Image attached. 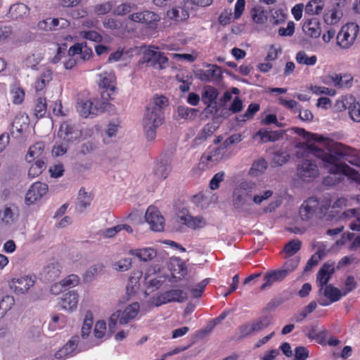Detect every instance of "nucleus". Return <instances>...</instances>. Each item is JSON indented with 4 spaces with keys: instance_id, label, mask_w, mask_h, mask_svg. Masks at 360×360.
<instances>
[{
    "instance_id": "nucleus-64",
    "label": "nucleus",
    "mask_w": 360,
    "mask_h": 360,
    "mask_svg": "<svg viewBox=\"0 0 360 360\" xmlns=\"http://www.w3.org/2000/svg\"><path fill=\"white\" fill-rule=\"evenodd\" d=\"M103 268V264H96L94 266H91L85 273L84 274V279L86 281L91 280L92 278H94L95 276L98 275V273H100Z\"/></svg>"
},
{
    "instance_id": "nucleus-15",
    "label": "nucleus",
    "mask_w": 360,
    "mask_h": 360,
    "mask_svg": "<svg viewBox=\"0 0 360 360\" xmlns=\"http://www.w3.org/2000/svg\"><path fill=\"white\" fill-rule=\"evenodd\" d=\"M324 83L328 85H333L338 88H350L353 84V77L351 75L333 73L325 76Z\"/></svg>"
},
{
    "instance_id": "nucleus-40",
    "label": "nucleus",
    "mask_w": 360,
    "mask_h": 360,
    "mask_svg": "<svg viewBox=\"0 0 360 360\" xmlns=\"http://www.w3.org/2000/svg\"><path fill=\"white\" fill-rule=\"evenodd\" d=\"M250 15L252 20L257 24H263L267 19L264 9L259 5H256L251 9Z\"/></svg>"
},
{
    "instance_id": "nucleus-27",
    "label": "nucleus",
    "mask_w": 360,
    "mask_h": 360,
    "mask_svg": "<svg viewBox=\"0 0 360 360\" xmlns=\"http://www.w3.org/2000/svg\"><path fill=\"white\" fill-rule=\"evenodd\" d=\"M97 81L100 88L104 90H116V77L112 72H103L98 75Z\"/></svg>"
},
{
    "instance_id": "nucleus-61",
    "label": "nucleus",
    "mask_w": 360,
    "mask_h": 360,
    "mask_svg": "<svg viewBox=\"0 0 360 360\" xmlns=\"http://www.w3.org/2000/svg\"><path fill=\"white\" fill-rule=\"evenodd\" d=\"M357 283L353 276H348L345 283V288L342 291L343 295L346 296L347 294L353 291L356 288Z\"/></svg>"
},
{
    "instance_id": "nucleus-25",
    "label": "nucleus",
    "mask_w": 360,
    "mask_h": 360,
    "mask_svg": "<svg viewBox=\"0 0 360 360\" xmlns=\"http://www.w3.org/2000/svg\"><path fill=\"white\" fill-rule=\"evenodd\" d=\"M79 341V336H72L60 349L56 352L55 357L61 359L68 356H72L78 346Z\"/></svg>"
},
{
    "instance_id": "nucleus-58",
    "label": "nucleus",
    "mask_w": 360,
    "mask_h": 360,
    "mask_svg": "<svg viewBox=\"0 0 360 360\" xmlns=\"http://www.w3.org/2000/svg\"><path fill=\"white\" fill-rule=\"evenodd\" d=\"M134 6V4L129 3H124L115 7L112 13L116 15H124L130 13Z\"/></svg>"
},
{
    "instance_id": "nucleus-11",
    "label": "nucleus",
    "mask_w": 360,
    "mask_h": 360,
    "mask_svg": "<svg viewBox=\"0 0 360 360\" xmlns=\"http://www.w3.org/2000/svg\"><path fill=\"white\" fill-rule=\"evenodd\" d=\"M145 217L153 231H161L164 229L165 219L157 207L149 206L146 210Z\"/></svg>"
},
{
    "instance_id": "nucleus-62",
    "label": "nucleus",
    "mask_w": 360,
    "mask_h": 360,
    "mask_svg": "<svg viewBox=\"0 0 360 360\" xmlns=\"http://www.w3.org/2000/svg\"><path fill=\"white\" fill-rule=\"evenodd\" d=\"M209 281L207 279H204L195 287L190 290L192 295L195 298H198L202 296L205 290V288L208 284Z\"/></svg>"
},
{
    "instance_id": "nucleus-57",
    "label": "nucleus",
    "mask_w": 360,
    "mask_h": 360,
    "mask_svg": "<svg viewBox=\"0 0 360 360\" xmlns=\"http://www.w3.org/2000/svg\"><path fill=\"white\" fill-rule=\"evenodd\" d=\"M80 36L87 40L100 42L102 41V36L94 30H84L80 32Z\"/></svg>"
},
{
    "instance_id": "nucleus-1",
    "label": "nucleus",
    "mask_w": 360,
    "mask_h": 360,
    "mask_svg": "<svg viewBox=\"0 0 360 360\" xmlns=\"http://www.w3.org/2000/svg\"><path fill=\"white\" fill-rule=\"evenodd\" d=\"M168 105L169 100L166 96L155 94L146 106L143 117V126L148 141H153L155 139L156 130L164 121V110Z\"/></svg>"
},
{
    "instance_id": "nucleus-41",
    "label": "nucleus",
    "mask_w": 360,
    "mask_h": 360,
    "mask_svg": "<svg viewBox=\"0 0 360 360\" xmlns=\"http://www.w3.org/2000/svg\"><path fill=\"white\" fill-rule=\"evenodd\" d=\"M185 224L193 229H201L206 224V221L202 217H192L187 215L184 218Z\"/></svg>"
},
{
    "instance_id": "nucleus-29",
    "label": "nucleus",
    "mask_w": 360,
    "mask_h": 360,
    "mask_svg": "<svg viewBox=\"0 0 360 360\" xmlns=\"http://www.w3.org/2000/svg\"><path fill=\"white\" fill-rule=\"evenodd\" d=\"M170 271L173 278L181 280L187 274V268L184 263L179 259L171 262Z\"/></svg>"
},
{
    "instance_id": "nucleus-32",
    "label": "nucleus",
    "mask_w": 360,
    "mask_h": 360,
    "mask_svg": "<svg viewBox=\"0 0 360 360\" xmlns=\"http://www.w3.org/2000/svg\"><path fill=\"white\" fill-rule=\"evenodd\" d=\"M47 100L46 97L38 96L34 101V115L40 119L45 116L47 111Z\"/></svg>"
},
{
    "instance_id": "nucleus-17",
    "label": "nucleus",
    "mask_w": 360,
    "mask_h": 360,
    "mask_svg": "<svg viewBox=\"0 0 360 360\" xmlns=\"http://www.w3.org/2000/svg\"><path fill=\"white\" fill-rule=\"evenodd\" d=\"M35 281L30 276L14 278L10 282V287L15 294L21 295L27 292L34 285Z\"/></svg>"
},
{
    "instance_id": "nucleus-48",
    "label": "nucleus",
    "mask_w": 360,
    "mask_h": 360,
    "mask_svg": "<svg viewBox=\"0 0 360 360\" xmlns=\"http://www.w3.org/2000/svg\"><path fill=\"white\" fill-rule=\"evenodd\" d=\"M302 243L299 239H294L289 241L284 247V252L288 257L296 254L301 248Z\"/></svg>"
},
{
    "instance_id": "nucleus-55",
    "label": "nucleus",
    "mask_w": 360,
    "mask_h": 360,
    "mask_svg": "<svg viewBox=\"0 0 360 360\" xmlns=\"http://www.w3.org/2000/svg\"><path fill=\"white\" fill-rule=\"evenodd\" d=\"M354 100V97L351 95L342 96L340 100L336 101L335 107L338 111H342L348 108Z\"/></svg>"
},
{
    "instance_id": "nucleus-23",
    "label": "nucleus",
    "mask_w": 360,
    "mask_h": 360,
    "mask_svg": "<svg viewBox=\"0 0 360 360\" xmlns=\"http://www.w3.org/2000/svg\"><path fill=\"white\" fill-rule=\"evenodd\" d=\"M286 269L276 270L267 272L264 276V283L260 286L262 290L271 286L274 283L283 281L288 274Z\"/></svg>"
},
{
    "instance_id": "nucleus-42",
    "label": "nucleus",
    "mask_w": 360,
    "mask_h": 360,
    "mask_svg": "<svg viewBox=\"0 0 360 360\" xmlns=\"http://www.w3.org/2000/svg\"><path fill=\"white\" fill-rule=\"evenodd\" d=\"M272 318L269 316H261L251 322L254 332L261 331L268 328L271 323Z\"/></svg>"
},
{
    "instance_id": "nucleus-2",
    "label": "nucleus",
    "mask_w": 360,
    "mask_h": 360,
    "mask_svg": "<svg viewBox=\"0 0 360 360\" xmlns=\"http://www.w3.org/2000/svg\"><path fill=\"white\" fill-rule=\"evenodd\" d=\"M115 91H101L100 96L88 100L77 98L76 110L84 118H94L105 112L110 111L112 105L109 102L113 99Z\"/></svg>"
},
{
    "instance_id": "nucleus-13",
    "label": "nucleus",
    "mask_w": 360,
    "mask_h": 360,
    "mask_svg": "<svg viewBox=\"0 0 360 360\" xmlns=\"http://www.w3.org/2000/svg\"><path fill=\"white\" fill-rule=\"evenodd\" d=\"M48 190L49 187L47 184L39 181L34 183L26 193V204L29 205L34 204L46 195Z\"/></svg>"
},
{
    "instance_id": "nucleus-54",
    "label": "nucleus",
    "mask_w": 360,
    "mask_h": 360,
    "mask_svg": "<svg viewBox=\"0 0 360 360\" xmlns=\"http://www.w3.org/2000/svg\"><path fill=\"white\" fill-rule=\"evenodd\" d=\"M349 114L351 119L356 122H360V103L356 102L355 99L348 107Z\"/></svg>"
},
{
    "instance_id": "nucleus-30",
    "label": "nucleus",
    "mask_w": 360,
    "mask_h": 360,
    "mask_svg": "<svg viewBox=\"0 0 360 360\" xmlns=\"http://www.w3.org/2000/svg\"><path fill=\"white\" fill-rule=\"evenodd\" d=\"M219 128V124L215 122H211L206 124L195 138V141L200 142L205 141L208 137H210Z\"/></svg>"
},
{
    "instance_id": "nucleus-53",
    "label": "nucleus",
    "mask_w": 360,
    "mask_h": 360,
    "mask_svg": "<svg viewBox=\"0 0 360 360\" xmlns=\"http://www.w3.org/2000/svg\"><path fill=\"white\" fill-rule=\"evenodd\" d=\"M217 163L207 150L202 155L200 160V165H201L202 169H210Z\"/></svg>"
},
{
    "instance_id": "nucleus-35",
    "label": "nucleus",
    "mask_w": 360,
    "mask_h": 360,
    "mask_svg": "<svg viewBox=\"0 0 360 360\" xmlns=\"http://www.w3.org/2000/svg\"><path fill=\"white\" fill-rule=\"evenodd\" d=\"M28 11L29 8L25 4L18 3L10 7L8 14L13 19H18L26 15Z\"/></svg>"
},
{
    "instance_id": "nucleus-6",
    "label": "nucleus",
    "mask_w": 360,
    "mask_h": 360,
    "mask_svg": "<svg viewBox=\"0 0 360 360\" xmlns=\"http://www.w3.org/2000/svg\"><path fill=\"white\" fill-rule=\"evenodd\" d=\"M139 311V304L133 302L127 307L124 311L118 310L113 313L108 320V327L111 332H114L117 323L120 325L128 323L134 319Z\"/></svg>"
},
{
    "instance_id": "nucleus-26",
    "label": "nucleus",
    "mask_w": 360,
    "mask_h": 360,
    "mask_svg": "<svg viewBox=\"0 0 360 360\" xmlns=\"http://www.w3.org/2000/svg\"><path fill=\"white\" fill-rule=\"evenodd\" d=\"M60 265L58 262L51 263L43 269L42 278L49 282L54 281L60 274Z\"/></svg>"
},
{
    "instance_id": "nucleus-28",
    "label": "nucleus",
    "mask_w": 360,
    "mask_h": 360,
    "mask_svg": "<svg viewBox=\"0 0 360 360\" xmlns=\"http://www.w3.org/2000/svg\"><path fill=\"white\" fill-rule=\"evenodd\" d=\"M176 120H186L192 121L194 120L199 112V110L195 108H191L185 105H179L176 108Z\"/></svg>"
},
{
    "instance_id": "nucleus-12",
    "label": "nucleus",
    "mask_w": 360,
    "mask_h": 360,
    "mask_svg": "<svg viewBox=\"0 0 360 360\" xmlns=\"http://www.w3.org/2000/svg\"><path fill=\"white\" fill-rule=\"evenodd\" d=\"M206 70H198L195 75L203 82H219L222 77L221 68L213 64H209Z\"/></svg>"
},
{
    "instance_id": "nucleus-19",
    "label": "nucleus",
    "mask_w": 360,
    "mask_h": 360,
    "mask_svg": "<svg viewBox=\"0 0 360 360\" xmlns=\"http://www.w3.org/2000/svg\"><path fill=\"white\" fill-rule=\"evenodd\" d=\"M334 272L335 262H326L320 268L316 274V283L320 288V291L327 285Z\"/></svg>"
},
{
    "instance_id": "nucleus-14",
    "label": "nucleus",
    "mask_w": 360,
    "mask_h": 360,
    "mask_svg": "<svg viewBox=\"0 0 360 360\" xmlns=\"http://www.w3.org/2000/svg\"><path fill=\"white\" fill-rule=\"evenodd\" d=\"M248 184L242 183L233 191V205L237 209L249 204L252 200L251 191L248 190Z\"/></svg>"
},
{
    "instance_id": "nucleus-45",
    "label": "nucleus",
    "mask_w": 360,
    "mask_h": 360,
    "mask_svg": "<svg viewBox=\"0 0 360 360\" xmlns=\"http://www.w3.org/2000/svg\"><path fill=\"white\" fill-rule=\"evenodd\" d=\"M32 162L28 170V176L33 179L39 176L45 170L46 162L37 160Z\"/></svg>"
},
{
    "instance_id": "nucleus-16",
    "label": "nucleus",
    "mask_w": 360,
    "mask_h": 360,
    "mask_svg": "<svg viewBox=\"0 0 360 360\" xmlns=\"http://www.w3.org/2000/svg\"><path fill=\"white\" fill-rule=\"evenodd\" d=\"M82 135V131L75 124L69 122H63L58 131V136L68 142L74 141L79 139Z\"/></svg>"
},
{
    "instance_id": "nucleus-37",
    "label": "nucleus",
    "mask_w": 360,
    "mask_h": 360,
    "mask_svg": "<svg viewBox=\"0 0 360 360\" xmlns=\"http://www.w3.org/2000/svg\"><path fill=\"white\" fill-rule=\"evenodd\" d=\"M172 167L170 164L167 163V162H163L161 161L156 163L153 173L158 179L162 180L167 177Z\"/></svg>"
},
{
    "instance_id": "nucleus-3",
    "label": "nucleus",
    "mask_w": 360,
    "mask_h": 360,
    "mask_svg": "<svg viewBox=\"0 0 360 360\" xmlns=\"http://www.w3.org/2000/svg\"><path fill=\"white\" fill-rule=\"evenodd\" d=\"M331 199L324 196L321 201L315 197H309L302 203L299 213L302 221H308L313 218H323L330 207Z\"/></svg>"
},
{
    "instance_id": "nucleus-33",
    "label": "nucleus",
    "mask_w": 360,
    "mask_h": 360,
    "mask_svg": "<svg viewBox=\"0 0 360 360\" xmlns=\"http://www.w3.org/2000/svg\"><path fill=\"white\" fill-rule=\"evenodd\" d=\"M120 127V122L118 120L112 121L108 124L103 135L104 143L109 144L112 141V138L116 137Z\"/></svg>"
},
{
    "instance_id": "nucleus-56",
    "label": "nucleus",
    "mask_w": 360,
    "mask_h": 360,
    "mask_svg": "<svg viewBox=\"0 0 360 360\" xmlns=\"http://www.w3.org/2000/svg\"><path fill=\"white\" fill-rule=\"evenodd\" d=\"M225 150V147L223 145H221L220 146L214 148L209 147L206 150H207L210 153V154H211V155L214 158V161L219 162L224 157Z\"/></svg>"
},
{
    "instance_id": "nucleus-4",
    "label": "nucleus",
    "mask_w": 360,
    "mask_h": 360,
    "mask_svg": "<svg viewBox=\"0 0 360 360\" xmlns=\"http://www.w3.org/2000/svg\"><path fill=\"white\" fill-rule=\"evenodd\" d=\"M308 148L313 151L314 154L316 157L319 158L323 162L328 163L330 165L340 161L338 157L345 158V160L348 161L352 165L355 164L353 160L349 159V157L353 156L354 153H356V150L351 147L345 146L342 144H339L338 148L335 149V154L319 148L314 143H309L308 145Z\"/></svg>"
},
{
    "instance_id": "nucleus-24",
    "label": "nucleus",
    "mask_w": 360,
    "mask_h": 360,
    "mask_svg": "<svg viewBox=\"0 0 360 360\" xmlns=\"http://www.w3.org/2000/svg\"><path fill=\"white\" fill-rule=\"evenodd\" d=\"M330 174H342L347 176L349 179L353 180L354 178L356 179L359 176V172L354 168L349 167L346 163H340L339 162L331 165L329 169Z\"/></svg>"
},
{
    "instance_id": "nucleus-8",
    "label": "nucleus",
    "mask_w": 360,
    "mask_h": 360,
    "mask_svg": "<svg viewBox=\"0 0 360 360\" xmlns=\"http://www.w3.org/2000/svg\"><path fill=\"white\" fill-rule=\"evenodd\" d=\"M297 175L303 182L313 181L319 175L317 164L312 160H302L297 165Z\"/></svg>"
},
{
    "instance_id": "nucleus-36",
    "label": "nucleus",
    "mask_w": 360,
    "mask_h": 360,
    "mask_svg": "<svg viewBox=\"0 0 360 360\" xmlns=\"http://www.w3.org/2000/svg\"><path fill=\"white\" fill-rule=\"evenodd\" d=\"M132 255L137 257L140 260L147 262L152 260L157 255L155 250L151 248L136 249L132 250Z\"/></svg>"
},
{
    "instance_id": "nucleus-63",
    "label": "nucleus",
    "mask_w": 360,
    "mask_h": 360,
    "mask_svg": "<svg viewBox=\"0 0 360 360\" xmlns=\"http://www.w3.org/2000/svg\"><path fill=\"white\" fill-rule=\"evenodd\" d=\"M112 1H107L103 4H98L94 8V11L98 15H103L108 13L112 8Z\"/></svg>"
},
{
    "instance_id": "nucleus-7",
    "label": "nucleus",
    "mask_w": 360,
    "mask_h": 360,
    "mask_svg": "<svg viewBox=\"0 0 360 360\" xmlns=\"http://www.w3.org/2000/svg\"><path fill=\"white\" fill-rule=\"evenodd\" d=\"M359 31V25L355 22H349L343 25L337 35V44L342 49L350 47Z\"/></svg>"
},
{
    "instance_id": "nucleus-52",
    "label": "nucleus",
    "mask_w": 360,
    "mask_h": 360,
    "mask_svg": "<svg viewBox=\"0 0 360 360\" xmlns=\"http://www.w3.org/2000/svg\"><path fill=\"white\" fill-rule=\"evenodd\" d=\"M78 148V153L86 155L94 152L96 148V145L92 140H89L82 141Z\"/></svg>"
},
{
    "instance_id": "nucleus-51",
    "label": "nucleus",
    "mask_w": 360,
    "mask_h": 360,
    "mask_svg": "<svg viewBox=\"0 0 360 360\" xmlns=\"http://www.w3.org/2000/svg\"><path fill=\"white\" fill-rule=\"evenodd\" d=\"M260 106L257 103H250L248 105V109L245 112L243 115H241L240 117V119H238V121L245 122L254 117L255 113L259 110Z\"/></svg>"
},
{
    "instance_id": "nucleus-21",
    "label": "nucleus",
    "mask_w": 360,
    "mask_h": 360,
    "mask_svg": "<svg viewBox=\"0 0 360 360\" xmlns=\"http://www.w3.org/2000/svg\"><path fill=\"white\" fill-rule=\"evenodd\" d=\"M285 131L280 129L269 131L267 129L262 128L253 136V139L259 137L261 143L275 142L283 137Z\"/></svg>"
},
{
    "instance_id": "nucleus-5",
    "label": "nucleus",
    "mask_w": 360,
    "mask_h": 360,
    "mask_svg": "<svg viewBox=\"0 0 360 360\" xmlns=\"http://www.w3.org/2000/svg\"><path fill=\"white\" fill-rule=\"evenodd\" d=\"M141 63L158 70L166 69L169 66L168 58L163 52L158 51V47L146 49L141 58Z\"/></svg>"
},
{
    "instance_id": "nucleus-34",
    "label": "nucleus",
    "mask_w": 360,
    "mask_h": 360,
    "mask_svg": "<svg viewBox=\"0 0 360 360\" xmlns=\"http://www.w3.org/2000/svg\"><path fill=\"white\" fill-rule=\"evenodd\" d=\"M42 24L49 25V30H57L59 29H64L68 27L70 25V22L65 18H49L46 20L39 22V26H41Z\"/></svg>"
},
{
    "instance_id": "nucleus-18",
    "label": "nucleus",
    "mask_w": 360,
    "mask_h": 360,
    "mask_svg": "<svg viewBox=\"0 0 360 360\" xmlns=\"http://www.w3.org/2000/svg\"><path fill=\"white\" fill-rule=\"evenodd\" d=\"M25 160L29 163L37 160L46 162V152L45 151L44 143L39 141L31 146L25 155Z\"/></svg>"
},
{
    "instance_id": "nucleus-20",
    "label": "nucleus",
    "mask_w": 360,
    "mask_h": 360,
    "mask_svg": "<svg viewBox=\"0 0 360 360\" xmlns=\"http://www.w3.org/2000/svg\"><path fill=\"white\" fill-rule=\"evenodd\" d=\"M302 30L304 33L312 38H318L321 33L320 20L317 17L312 16L304 19Z\"/></svg>"
},
{
    "instance_id": "nucleus-39",
    "label": "nucleus",
    "mask_w": 360,
    "mask_h": 360,
    "mask_svg": "<svg viewBox=\"0 0 360 360\" xmlns=\"http://www.w3.org/2000/svg\"><path fill=\"white\" fill-rule=\"evenodd\" d=\"M324 295L328 298L330 302H335L339 301L343 295L342 290L332 285H325Z\"/></svg>"
},
{
    "instance_id": "nucleus-9",
    "label": "nucleus",
    "mask_w": 360,
    "mask_h": 360,
    "mask_svg": "<svg viewBox=\"0 0 360 360\" xmlns=\"http://www.w3.org/2000/svg\"><path fill=\"white\" fill-rule=\"evenodd\" d=\"M129 19L136 22L145 24L147 28L153 30L157 28L160 18L154 12L143 11L129 15Z\"/></svg>"
},
{
    "instance_id": "nucleus-47",
    "label": "nucleus",
    "mask_w": 360,
    "mask_h": 360,
    "mask_svg": "<svg viewBox=\"0 0 360 360\" xmlns=\"http://www.w3.org/2000/svg\"><path fill=\"white\" fill-rule=\"evenodd\" d=\"M91 201V195L85 191L84 188H80L79 191L77 208L79 211H83Z\"/></svg>"
},
{
    "instance_id": "nucleus-31",
    "label": "nucleus",
    "mask_w": 360,
    "mask_h": 360,
    "mask_svg": "<svg viewBox=\"0 0 360 360\" xmlns=\"http://www.w3.org/2000/svg\"><path fill=\"white\" fill-rule=\"evenodd\" d=\"M176 79L178 82L181 83L179 90H190L193 82V75L191 72L188 70L179 71L176 75Z\"/></svg>"
},
{
    "instance_id": "nucleus-44",
    "label": "nucleus",
    "mask_w": 360,
    "mask_h": 360,
    "mask_svg": "<svg viewBox=\"0 0 360 360\" xmlns=\"http://www.w3.org/2000/svg\"><path fill=\"white\" fill-rule=\"evenodd\" d=\"M295 59L297 63L308 66L314 65L317 61V58L315 55L309 56L304 51L297 53Z\"/></svg>"
},
{
    "instance_id": "nucleus-22",
    "label": "nucleus",
    "mask_w": 360,
    "mask_h": 360,
    "mask_svg": "<svg viewBox=\"0 0 360 360\" xmlns=\"http://www.w3.org/2000/svg\"><path fill=\"white\" fill-rule=\"evenodd\" d=\"M79 301V295L75 290H70L65 293L59 299L58 304L63 309L72 311L77 309Z\"/></svg>"
},
{
    "instance_id": "nucleus-49",
    "label": "nucleus",
    "mask_w": 360,
    "mask_h": 360,
    "mask_svg": "<svg viewBox=\"0 0 360 360\" xmlns=\"http://www.w3.org/2000/svg\"><path fill=\"white\" fill-rule=\"evenodd\" d=\"M94 323L93 314L91 311H88L86 313L85 319L82 327V335L83 338L89 336Z\"/></svg>"
},
{
    "instance_id": "nucleus-38",
    "label": "nucleus",
    "mask_w": 360,
    "mask_h": 360,
    "mask_svg": "<svg viewBox=\"0 0 360 360\" xmlns=\"http://www.w3.org/2000/svg\"><path fill=\"white\" fill-rule=\"evenodd\" d=\"M103 25L105 29L110 30L115 35H119L122 31V23L117 19L106 18L103 20Z\"/></svg>"
},
{
    "instance_id": "nucleus-59",
    "label": "nucleus",
    "mask_w": 360,
    "mask_h": 360,
    "mask_svg": "<svg viewBox=\"0 0 360 360\" xmlns=\"http://www.w3.org/2000/svg\"><path fill=\"white\" fill-rule=\"evenodd\" d=\"M224 172H219L215 174L210 181V188L212 191L218 189L219 188L220 183L224 180Z\"/></svg>"
},
{
    "instance_id": "nucleus-10",
    "label": "nucleus",
    "mask_w": 360,
    "mask_h": 360,
    "mask_svg": "<svg viewBox=\"0 0 360 360\" xmlns=\"http://www.w3.org/2000/svg\"><path fill=\"white\" fill-rule=\"evenodd\" d=\"M187 299L188 296L186 292L180 289H172L161 293L158 297L155 304L156 307H159L169 302H183Z\"/></svg>"
},
{
    "instance_id": "nucleus-43",
    "label": "nucleus",
    "mask_w": 360,
    "mask_h": 360,
    "mask_svg": "<svg viewBox=\"0 0 360 360\" xmlns=\"http://www.w3.org/2000/svg\"><path fill=\"white\" fill-rule=\"evenodd\" d=\"M267 167L268 163L264 158L259 159L252 164L250 169V174L254 176H257L264 173Z\"/></svg>"
},
{
    "instance_id": "nucleus-50",
    "label": "nucleus",
    "mask_w": 360,
    "mask_h": 360,
    "mask_svg": "<svg viewBox=\"0 0 360 360\" xmlns=\"http://www.w3.org/2000/svg\"><path fill=\"white\" fill-rule=\"evenodd\" d=\"M212 2V0H187L184 4V8H181L182 12L185 11V14H184V18H187L189 16L188 9L189 8L190 4H192L195 6H207L210 5Z\"/></svg>"
},
{
    "instance_id": "nucleus-46",
    "label": "nucleus",
    "mask_w": 360,
    "mask_h": 360,
    "mask_svg": "<svg viewBox=\"0 0 360 360\" xmlns=\"http://www.w3.org/2000/svg\"><path fill=\"white\" fill-rule=\"evenodd\" d=\"M15 304L13 296L6 295L0 300V319L3 318L11 310Z\"/></svg>"
},
{
    "instance_id": "nucleus-60",
    "label": "nucleus",
    "mask_w": 360,
    "mask_h": 360,
    "mask_svg": "<svg viewBox=\"0 0 360 360\" xmlns=\"http://www.w3.org/2000/svg\"><path fill=\"white\" fill-rule=\"evenodd\" d=\"M278 103L288 109L292 110L295 113L300 110L299 103L295 100H287L283 97L278 98Z\"/></svg>"
}]
</instances>
